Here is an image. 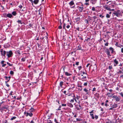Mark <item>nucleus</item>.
<instances>
[{"label":"nucleus","instance_id":"nucleus-38","mask_svg":"<svg viewBox=\"0 0 123 123\" xmlns=\"http://www.w3.org/2000/svg\"><path fill=\"white\" fill-rule=\"evenodd\" d=\"M58 28L60 29H62V25H60L58 27Z\"/></svg>","mask_w":123,"mask_h":123},{"label":"nucleus","instance_id":"nucleus-42","mask_svg":"<svg viewBox=\"0 0 123 123\" xmlns=\"http://www.w3.org/2000/svg\"><path fill=\"white\" fill-rule=\"evenodd\" d=\"M84 91L86 92H87L88 90L86 88H85L84 89Z\"/></svg>","mask_w":123,"mask_h":123},{"label":"nucleus","instance_id":"nucleus-37","mask_svg":"<svg viewBox=\"0 0 123 123\" xmlns=\"http://www.w3.org/2000/svg\"><path fill=\"white\" fill-rule=\"evenodd\" d=\"M99 16L100 17H101L102 18H103L104 17V16H102L101 14H100L99 15Z\"/></svg>","mask_w":123,"mask_h":123},{"label":"nucleus","instance_id":"nucleus-56","mask_svg":"<svg viewBox=\"0 0 123 123\" xmlns=\"http://www.w3.org/2000/svg\"><path fill=\"white\" fill-rule=\"evenodd\" d=\"M78 89L79 90H80V91H81L82 90V87H80Z\"/></svg>","mask_w":123,"mask_h":123},{"label":"nucleus","instance_id":"nucleus-39","mask_svg":"<svg viewBox=\"0 0 123 123\" xmlns=\"http://www.w3.org/2000/svg\"><path fill=\"white\" fill-rule=\"evenodd\" d=\"M76 120L78 121H81V119L80 118H77Z\"/></svg>","mask_w":123,"mask_h":123},{"label":"nucleus","instance_id":"nucleus-55","mask_svg":"<svg viewBox=\"0 0 123 123\" xmlns=\"http://www.w3.org/2000/svg\"><path fill=\"white\" fill-rule=\"evenodd\" d=\"M106 123H112L111 121H108L106 122Z\"/></svg>","mask_w":123,"mask_h":123},{"label":"nucleus","instance_id":"nucleus-13","mask_svg":"<svg viewBox=\"0 0 123 123\" xmlns=\"http://www.w3.org/2000/svg\"><path fill=\"white\" fill-rule=\"evenodd\" d=\"M97 0H91L90 2L92 4H95L96 3Z\"/></svg>","mask_w":123,"mask_h":123},{"label":"nucleus","instance_id":"nucleus-19","mask_svg":"<svg viewBox=\"0 0 123 123\" xmlns=\"http://www.w3.org/2000/svg\"><path fill=\"white\" fill-rule=\"evenodd\" d=\"M109 49H110V50H111V53H113L114 51V49L113 48H112L111 47H110V48Z\"/></svg>","mask_w":123,"mask_h":123},{"label":"nucleus","instance_id":"nucleus-43","mask_svg":"<svg viewBox=\"0 0 123 123\" xmlns=\"http://www.w3.org/2000/svg\"><path fill=\"white\" fill-rule=\"evenodd\" d=\"M4 78L6 79V80H8V77L7 76H5L4 77Z\"/></svg>","mask_w":123,"mask_h":123},{"label":"nucleus","instance_id":"nucleus-47","mask_svg":"<svg viewBox=\"0 0 123 123\" xmlns=\"http://www.w3.org/2000/svg\"><path fill=\"white\" fill-rule=\"evenodd\" d=\"M90 38H87V39H85V40L86 41H89L88 40H90Z\"/></svg>","mask_w":123,"mask_h":123},{"label":"nucleus","instance_id":"nucleus-10","mask_svg":"<svg viewBox=\"0 0 123 123\" xmlns=\"http://www.w3.org/2000/svg\"><path fill=\"white\" fill-rule=\"evenodd\" d=\"M113 62H114V65L115 66H116L118 63V62L116 59H115L114 60Z\"/></svg>","mask_w":123,"mask_h":123},{"label":"nucleus","instance_id":"nucleus-57","mask_svg":"<svg viewBox=\"0 0 123 123\" xmlns=\"http://www.w3.org/2000/svg\"><path fill=\"white\" fill-rule=\"evenodd\" d=\"M11 78V77L10 76H9L8 77V80H7V81H9L10 79Z\"/></svg>","mask_w":123,"mask_h":123},{"label":"nucleus","instance_id":"nucleus-9","mask_svg":"<svg viewBox=\"0 0 123 123\" xmlns=\"http://www.w3.org/2000/svg\"><path fill=\"white\" fill-rule=\"evenodd\" d=\"M73 99H71L70 102L72 103L74 102V100H75V101L76 102H77V101L76 100V99L75 96V95H74V96H73Z\"/></svg>","mask_w":123,"mask_h":123},{"label":"nucleus","instance_id":"nucleus-34","mask_svg":"<svg viewBox=\"0 0 123 123\" xmlns=\"http://www.w3.org/2000/svg\"><path fill=\"white\" fill-rule=\"evenodd\" d=\"M7 64L8 65H9V66H12L13 65L12 64H11L10 63H9L8 62H7Z\"/></svg>","mask_w":123,"mask_h":123},{"label":"nucleus","instance_id":"nucleus-62","mask_svg":"<svg viewBox=\"0 0 123 123\" xmlns=\"http://www.w3.org/2000/svg\"><path fill=\"white\" fill-rule=\"evenodd\" d=\"M4 62H5V61H2L1 62V64H3Z\"/></svg>","mask_w":123,"mask_h":123},{"label":"nucleus","instance_id":"nucleus-31","mask_svg":"<svg viewBox=\"0 0 123 123\" xmlns=\"http://www.w3.org/2000/svg\"><path fill=\"white\" fill-rule=\"evenodd\" d=\"M8 81H6L5 82V83L6 84V86L8 87H9V86H10L7 83V82H8Z\"/></svg>","mask_w":123,"mask_h":123},{"label":"nucleus","instance_id":"nucleus-12","mask_svg":"<svg viewBox=\"0 0 123 123\" xmlns=\"http://www.w3.org/2000/svg\"><path fill=\"white\" fill-rule=\"evenodd\" d=\"M35 110L33 108L31 107L29 110L27 111H29V112L32 113L35 111Z\"/></svg>","mask_w":123,"mask_h":123},{"label":"nucleus","instance_id":"nucleus-27","mask_svg":"<svg viewBox=\"0 0 123 123\" xmlns=\"http://www.w3.org/2000/svg\"><path fill=\"white\" fill-rule=\"evenodd\" d=\"M16 118V117L15 116H14L12 117L11 119L10 120H13L15 119Z\"/></svg>","mask_w":123,"mask_h":123},{"label":"nucleus","instance_id":"nucleus-50","mask_svg":"<svg viewBox=\"0 0 123 123\" xmlns=\"http://www.w3.org/2000/svg\"><path fill=\"white\" fill-rule=\"evenodd\" d=\"M92 10L93 11H95V8L94 7H92Z\"/></svg>","mask_w":123,"mask_h":123},{"label":"nucleus","instance_id":"nucleus-3","mask_svg":"<svg viewBox=\"0 0 123 123\" xmlns=\"http://www.w3.org/2000/svg\"><path fill=\"white\" fill-rule=\"evenodd\" d=\"M0 52L1 53V55L2 56H3L4 57H5V55L7 53V51L3 50V49H1L0 50Z\"/></svg>","mask_w":123,"mask_h":123},{"label":"nucleus","instance_id":"nucleus-24","mask_svg":"<svg viewBox=\"0 0 123 123\" xmlns=\"http://www.w3.org/2000/svg\"><path fill=\"white\" fill-rule=\"evenodd\" d=\"M94 95L97 97V98H98L99 97V94L98 93H96L94 94Z\"/></svg>","mask_w":123,"mask_h":123},{"label":"nucleus","instance_id":"nucleus-51","mask_svg":"<svg viewBox=\"0 0 123 123\" xmlns=\"http://www.w3.org/2000/svg\"><path fill=\"white\" fill-rule=\"evenodd\" d=\"M119 44H118V43L117 42H116L115 44V45L117 47H118V46H119Z\"/></svg>","mask_w":123,"mask_h":123},{"label":"nucleus","instance_id":"nucleus-48","mask_svg":"<svg viewBox=\"0 0 123 123\" xmlns=\"http://www.w3.org/2000/svg\"><path fill=\"white\" fill-rule=\"evenodd\" d=\"M123 45H121V44H119V46H118V47H119L120 48H121L122 47H123Z\"/></svg>","mask_w":123,"mask_h":123},{"label":"nucleus","instance_id":"nucleus-18","mask_svg":"<svg viewBox=\"0 0 123 123\" xmlns=\"http://www.w3.org/2000/svg\"><path fill=\"white\" fill-rule=\"evenodd\" d=\"M67 105L70 107H73V105L71 103H68L67 104Z\"/></svg>","mask_w":123,"mask_h":123},{"label":"nucleus","instance_id":"nucleus-25","mask_svg":"<svg viewBox=\"0 0 123 123\" xmlns=\"http://www.w3.org/2000/svg\"><path fill=\"white\" fill-rule=\"evenodd\" d=\"M41 8L38 10V12H39L38 14L39 15H40L42 13V12L41 11Z\"/></svg>","mask_w":123,"mask_h":123},{"label":"nucleus","instance_id":"nucleus-29","mask_svg":"<svg viewBox=\"0 0 123 123\" xmlns=\"http://www.w3.org/2000/svg\"><path fill=\"white\" fill-rule=\"evenodd\" d=\"M106 17L107 18H109L110 17V15L108 14H107L106 15Z\"/></svg>","mask_w":123,"mask_h":123},{"label":"nucleus","instance_id":"nucleus-54","mask_svg":"<svg viewBox=\"0 0 123 123\" xmlns=\"http://www.w3.org/2000/svg\"><path fill=\"white\" fill-rule=\"evenodd\" d=\"M32 3V5H33V1L32 0H29Z\"/></svg>","mask_w":123,"mask_h":123},{"label":"nucleus","instance_id":"nucleus-11","mask_svg":"<svg viewBox=\"0 0 123 123\" xmlns=\"http://www.w3.org/2000/svg\"><path fill=\"white\" fill-rule=\"evenodd\" d=\"M106 52L107 55L108 56V57H109V56H111V55L110 54V52L109 50V49H106Z\"/></svg>","mask_w":123,"mask_h":123},{"label":"nucleus","instance_id":"nucleus-16","mask_svg":"<svg viewBox=\"0 0 123 123\" xmlns=\"http://www.w3.org/2000/svg\"><path fill=\"white\" fill-rule=\"evenodd\" d=\"M39 1V0H34L33 1V3L35 4H37Z\"/></svg>","mask_w":123,"mask_h":123},{"label":"nucleus","instance_id":"nucleus-8","mask_svg":"<svg viewBox=\"0 0 123 123\" xmlns=\"http://www.w3.org/2000/svg\"><path fill=\"white\" fill-rule=\"evenodd\" d=\"M109 6V7H110ZM103 7L105 9H106L108 10L111 11V8L108 7V6L105 5V6H103Z\"/></svg>","mask_w":123,"mask_h":123},{"label":"nucleus","instance_id":"nucleus-35","mask_svg":"<svg viewBox=\"0 0 123 123\" xmlns=\"http://www.w3.org/2000/svg\"><path fill=\"white\" fill-rule=\"evenodd\" d=\"M95 118L96 119H98V116L96 115H95V117H94V118Z\"/></svg>","mask_w":123,"mask_h":123},{"label":"nucleus","instance_id":"nucleus-40","mask_svg":"<svg viewBox=\"0 0 123 123\" xmlns=\"http://www.w3.org/2000/svg\"><path fill=\"white\" fill-rule=\"evenodd\" d=\"M85 21L86 24H88L89 23L88 20L87 19H86L85 20Z\"/></svg>","mask_w":123,"mask_h":123},{"label":"nucleus","instance_id":"nucleus-2","mask_svg":"<svg viewBox=\"0 0 123 123\" xmlns=\"http://www.w3.org/2000/svg\"><path fill=\"white\" fill-rule=\"evenodd\" d=\"M13 54L12 51L10 50L9 51H7L6 55L8 58H9L12 56Z\"/></svg>","mask_w":123,"mask_h":123},{"label":"nucleus","instance_id":"nucleus-7","mask_svg":"<svg viewBox=\"0 0 123 123\" xmlns=\"http://www.w3.org/2000/svg\"><path fill=\"white\" fill-rule=\"evenodd\" d=\"M83 5L82 4V5H81V6H77V7L79 8V11L80 12H81L83 10Z\"/></svg>","mask_w":123,"mask_h":123},{"label":"nucleus","instance_id":"nucleus-33","mask_svg":"<svg viewBox=\"0 0 123 123\" xmlns=\"http://www.w3.org/2000/svg\"><path fill=\"white\" fill-rule=\"evenodd\" d=\"M10 74L11 75H13L14 74V72L12 71H10Z\"/></svg>","mask_w":123,"mask_h":123},{"label":"nucleus","instance_id":"nucleus-20","mask_svg":"<svg viewBox=\"0 0 123 123\" xmlns=\"http://www.w3.org/2000/svg\"><path fill=\"white\" fill-rule=\"evenodd\" d=\"M89 1V0H85V2L86 3H85V5L86 6L89 5V4L88 3Z\"/></svg>","mask_w":123,"mask_h":123},{"label":"nucleus","instance_id":"nucleus-4","mask_svg":"<svg viewBox=\"0 0 123 123\" xmlns=\"http://www.w3.org/2000/svg\"><path fill=\"white\" fill-rule=\"evenodd\" d=\"M24 113L26 117L29 116L30 117H31L33 115L32 113L29 112V111H27V112H24Z\"/></svg>","mask_w":123,"mask_h":123},{"label":"nucleus","instance_id":"nucleus-58","mask_svg":"<svg viewBox=\"0 0 123 123\" xmlns=\"http://www.w3.org/2000/svg\"><path fill=\"white\" fill-rule=\"evenodd\" d=\"M120 94L121 95V96L122 97H123V93L122 92H121V93H120Z\"/></svg>","mask_w":123,"mask_h":123},{"label":"nucleus","instance_id":"nucleus-45","mask_svg":"<svg viewBox=\"0 0 123 123\" xmlns=\"http://www.w3.org/2000/svg\"><path fill=\"white\" fill-rule=\"evenodd\" d=\"M87 82H85V83H84V86H87Z\"/></svg>","mask_w":123,"mask_h":123},{"label":"nucleus","instance_id":"nucleus-59","mask_svg":"<svg viewBox=\"0 0 123 123\" xmlns=\"http://www.w3.org/2000/svg\"><path fill=\"white\" fill-rule=\"evenodd\" d=\"M56 101L57 102H58L59 104H60V103L59 102V101L58 99L56 100Z\"/></svg>","mask_w":123,"mask_h":123},{"label":"nucleus","instance_id":"nucleus-14","mask_svg":"<svg viewBox=\"0 0 123 123\" xmlns=\"http://www.w3.org/2000/svg\"><path fill=\"white\" fill-rule=\"evenodd\" d=\"M112 106L111 107H112L113 108H115L117 107V104L116 103H114V104L112 105Z\"/></svg>","mask_w":123,"mask_h":123},{"label":"nucleus","instance_id":"nucleus-44","mask_svg":"<svg viewBox=\"0 0 123 123\" xmlns=\"http://www.w3.org/2000/svg\"><path fill=\"white\" fill-rule=\"evenodd\" d=\"M54 121L56 123H60L57 122V120L55 118L54 119Z\"/></svg>","mask_w":123,"mask_h":123},{"label":"nucleus","instance_id":"nucleus-46","mask_svg":"<svg viewBox=\"0 0 123 123\" xmlns=\"http://www.w3.org/2000/svg\"><path fill=\"white\" fill-rule=\"evenodd\" d=\"M82 68L81 66H80L78 67V68L79 69V71H80L81 69Z\"/></svg>","mask_w":123,"mask_h":123},{"label":"nucleus","instance_id":"nucleus-61","mask_svg":"<svg viewBox=\"0 0 123 123\" xmlns=\"http://www.w3.org/2000/svg\"><path fill=\"white\" fill-rule=\"evenodd\" d=\"M108 43L107 42L105 44V46H107L108 45Z\"/></svg>","mask_w":123,"mask_h":123},{"label":"nucleus","instance_id":"nucleus-5","mask_svg":"<svg viewBox=\"0 0 123 123\" xmlns=\"http://www.w3.org/2000/svg\"><path fill=\"white\" fill-rule=\"evenodd\" d=\"M74 3L73 0H72L69 3V4L70 5V7L71 8H75V5L73 6H72L74 5Z\"/></svg>","mask_w":123,"mask_h":123},{"label":"nucleus","instance_id":"nucleus-60","mask_svg":"<svg viewBox=\"0 0 123 123\" xmlns=\"http://www.w3.org/2000/svg\"><path fill=\"white\" fill-rule=\"evenodd\" d=\"M62 106H66V104H62Z\"/></svg>","mask_w":123,"mask_h":123},{"label":"nucleus","instance_id":"nucleus-23","mask_svg":"<svg viewBox=\"0 0 123 123\" xmlns=\"http://www.w3.org/2000/svg\"><path fill=\"white\" fill-rule=\"evenodd\" d=\"M12 14L13 16H16L17 14V13L16 11H14L12 12Z\"/></svg>","mask_w":123,"mask_h":123},{"label":"nucleus","instance_id":"nucleus-15","mask_svg":"<svg viewBox=\"0 0 123 123\" xmlns=\"http://www.w3.org/2000/svg\"><path fill=\"white\" fill-rule=\"evenodd\" d=\"M75 108L77 109V110H80L81 109V108H79L78 107L79 105H75Z\"/></svg>","mask_w":123,"mask_h":123},{"label":"nucleus","instance_id":"nucleus-22","mask_svg":"<svg viewBox=\"0 0 123 123\" xmlns=\"http://www.w3.org/2000/svg\"><path fill=\"white\" fill-rule=\"evenodd\" d=\"M90 116L91 117V118L92 119H94V114L93 113L90 114Z\"/></svg>","mask_w":123,"mask_h":123},{"label":"nucleus","instance_id":"nucleus-30","mask_svg":"<svg viewBox=\"0 0 123 123\" xmlns=\"http://www.w3.org/2000/svg\"><path fill=\"white\" fill-rule=\"evenodd\" d=\"M81 47L80 45H79L78 46L77 50H81Z\"/></svg>","mask_w":123,"mask_h":123},{"label":"nucleus","instance_id":"nucleus-21","mask_svg":"<svg viewBox=\"0 0 123 123\" xmlns=\"http://www.w3.org/2000/svg\"><path fill=\"white\" fill-rule=\"evenodd\" d=\"M63 82L62 81H61L59 83V85L60 86L62 87V86L63 85Z\"/></svg>","mask_w":123,"mask_h":123},{"label":"nucleus","instance_id":"nucleus-1","mask_svg":"<svg viewBox=\"0 0 123 123\" xmlns=\"http://www.w3.org/2000/svg\"><path fill=\"white\" fill-rule=\"evenodd\" d=\"M121 14V13L119 10H118L117 11H114L113 13V14H114V15L118 17H120L121 15L122 16Z\"/></svg>","mask_w":123,"mask_h":123},{"label":"nucleus","instance_id":"nucleus-36","mask_svg":"<svg viewBox=\"0 0 123 123\" xmlns=\"http://www.w3.org/2000/svg\"><path fill=\"white\" fill-rule=\"evenodd\" d=\"M110 70L112 68V66L111 65L108 68Z\"/></svg>","mask_w":123,"mask_h":123},{"label":"nucleus","instance_id":"nucleus-49","mask_svg":"<svg viewBox=\"0 0 123 123\" xmlns=\"http://www.w3.org/2000/svg\"><path fill=\"white\" fill-rule=\"evenodd\" d=\"M61 107V105H60L59 107V108L58 109H57V111H58V110H61V109L60 108Z\"/></svg>","mask_w":123,"mask_h":123},{"label":"nucleus","instance_id":"nucleus-41","mask_svg":"<svg viewBox=\"0 0 123 123\" xmlns=\"http://www.w3.org/2000/svg\"><path fill=\"white\" fill-rule=\"evenodd\" d=\"M21 61L23 62H24L25 61V58H22L21 59Z\"/></svg>","mask_w":123,"mask_h":123},{"label":"nucleus","instance_id":"nucleus-64","mask_svg":"<svg viewBox=\"0 0 123 123\" xmlns=\"http://www.w3.org/2000/svg\"><path fill=\"white\" fill-rule=\"evenodd\" d=\"M105 106H108L109 105H108L107 103H105Z\"/></svg>","mask_w":123,"mask_h":123},{"label":"nucleus","instance_id":"nucleus-17","mask_svg":"<svg viewBox=\"0 0 123 123\" xmlns=\"http://www.w3.org/2000/svg\"><path fill=\"white\" fill-rule=\"evenodd\" d=\"M12 16V14L10 13H8L6 15V16L9 18H11Z\"/></svg>","mask_w":123,"mask_h":123},{"label":"nucleus","instance_id":"nucleus-32","mask_svg":"<svg viewBox=\"0 0 123 123\" xmlns=\"http://www.w3.org/2000/svg\"><path fill=\"white\" fill-rule=\"evenodd\" d=\"M17 22L19 24H22V21L21 20H18L17 21Z\"/></svg>","mask_w":123,"mask_h":123},{"label":"nucleus","instance_id":"nucleus-52","mask_svg":"<svg viewBox=\"0 0 123 123\" xmlns=\"http://www.w3.org/2000/svg\"><path fill=\"white\" fill-rule=\"evenodd\" d=\"M96 90V88H95L94 87L93 88L92 91L93 92H94V91H95Z\"/></svg>","mask_w":123,"mask_h":123},{"label":"nucleus","instance_id":"nucleus-28","mask_svg":"<svg viewBox=\"0 0 123 123\" xmlns=\"http://www.w3.org/2000/svg\"><path fill=\"white\" fill-rule=\"evenodd\" d=\"M80 98V96H78L77 95H76V98L77 99V100H79V99Z\"/></svg>","mask_w":123,"mask_h":123},{"label":"nucleus","instance_id":"nucleus-6","mask_svg":"<svg viewBox=\"0 0 123 123\" xmlns=\"http://www.w3.org/2000/svg\"><path fill=\"white\" fill-rule=\"evenodd\" d=\"M112 98H114L115 99L116 101L118 102L120 101V96L119 97H118L116 95H114L113 96Z\"/></svg>","mask_w":123,"mask_h":123},{"label":"nucleus","instance_id":"nucleus-53","mask_svg":"<svg viewBox=\"0 0 123 123\" xmlns=\"http://www.w3.org/2000/svg\"><path fill=\"white\" fill-rule=\"evenodd\" d=\"M94 110H92V111H91L90 112H89V113H90V114L93 113L94 112Z\"/></svg>","mask_w":123,"mask_h":123},{"label":"nucleus","instance_id":"nucleus-63","mask_svg":"<svg viewBox=\"0 0 123 123\" xmlns=\"http://www.w3.org/2000/svg\"><path fill=\"white\" fill-rule=\"evenodd\" d=\"M79 62H76L75 64L76 65H79Z\"/></svg>","mask_w":123,"mask_h":123},{"label":"nucleus","instance_id":"nucleus-26","mask_svg":"<svg viewBox=\"0 0 123 123\" xmlns=\"http://www.w3.org/2000/svg\"><path fill=\"white\" fill-rule=\"evenodd\" d=\"M65 73V74L67 76H68L69 75H71V74H70V73H68L67 72H66Z\"/></svg>","mask_w":123,"mask_h":123}]
</instances>
